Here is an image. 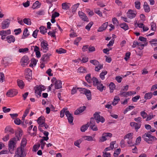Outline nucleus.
<instances>
[{
	"instance_id": "obj_19",
	"label": "nucleus",
	"mask_w": 157,
	"mask_h": 157,
	"mask_svg": "<svg viewBox=\"0 0 157 157\" xmlns=\"http://www.w3.org/2000/svg\"><path fill=\"white\" fill-rule=\"evenodd\" d=\"M130 124L132 127L134 128L136 132L138 131V130L140 128L141 126V124H139L135 122H131Z\"/></svg>"
},
{
	"instance_id": "obj_43",
	"label": "nucleus",
	"mask_w": 157,
	"mask_h": 157,
	"mask_svg": "<svg viewBox=\"0 0 157 157\" xmlns=\"http://www.w3.org/2000/svg\"><path fill=\"white\" fill-rule=\"evenodd\" d=\"M40 5L39 2L38 1H36L34 3H33L32 8L34 9L36 8H38L40 7Z\"/></svg>"
},
{
	"instance_id": "obj_23",
	"label": "nucleus",
	"mask_w": 157,
	"mask_h": 157,
	"mask_svg": "<svg viewBox=\"0 0 157 157\" xmlns=\"http://www.w3.org/2000/svg\"><path fill=\"white\" fill-rule=\"evenodd\" d=\"M86 109V107L84 106L80 107L79 108L76 110L74 113L75 115H78L82 113Z\"/></svg>"
},
{
	"instance_id": "obj_64",
	"label": "nucleus",
	"mask_w": 157,
	"mask_h": 157,
	"mask_svg": "<svg viewBox=\"0 0 157 157\" xmlns=\"http://www.w3.org/2000/svg\"><path fill=\"white\" fill-rule=\"evenodd\" d=\"M151 30L153 31H155L156 29V25L154 22H151Z\"/></svg>"
},
{
	"instance_id": "obj_59",
	"label": "nucleus",
	"mask_w": 157,
	"mask_h": 157,
	"mask_svg": "<svg viewBox=\"0 0 157 157\" xmlns=\"http://www.w3.org/2000/svg\"><path fill=\"white\" fill-rule=\"evenodd\" d=\"M81 142L82 141L80 140H77L75 142L74 145L75 146L80 148V147L79 146V145L81 143Z\"/></svg>"
},
{
	"instance_id": "obj_9",
	"label": "nucleus",
	"mask_w": 157,
	"mask_h": 157,
	"mask_svg": "<svg viewBox=\"0 0 157 157\" xmlns=\"http://www.w3.org/2000/svg\"><path fill=\"white\" fill-rule=\"evenodd\" d=\"M48 45L47 42L45 40H43L41 43V50L44 52H46L48 51Z\"/></svg>"
},
{
	"instance_id": "obj_27",
	"label": "nucleus",
	"mask_w": 157,
	"mask_h": 157,
	"mask_svg": "<svg viewBox=\"0 0 157 157\" xmlns=\"http://www.w3.org/2000/svg\"><path fill=\"white\" fill-rule=\"evenodd\" d=\"M18 86L21 89H23L25 86L23 81L21 80L18 79L17 81Z\"/></svg>"
},
{
	"instance_id": "obj_10",
	"label": "nucleus",
	"mask_w": 157,
	"mask_h": 157,
	"mask_svg": "<svg viewBox=\"0 0 157 157\" xmlns=\"http://www.w3.org/2000/svg\"><path fill=\"white\" fill-rule=\"evenodd\" d=\"M29 62V59L28 57L26 56H23L21 59V65L25 67L27 65Z\"/></svg>"
},
{
	"instance_id": "obj_44",
	"label": "nucleus",
	"mask_w": 157,
	"mask_h": 157,
	"mask_svg": "<svg viewBox=\"0 0 157 157\" xmlns=\"http://www.w3.org/2000/svg\"><path fill=\"white\" fill-rule=\"evenodd\" d=\"M56 52L58 54H61L66 53V50L62 48H60L59 49H56Z\"/></svg>"
},
{
	"instance_id": "obj_58",
	"label": "nucleus",
	"mask_w": 157,
	"mask_h": 157,
	"mask_svg": "<svg viewBox=\"0 0 157 157\" xmlns=\"http://www.w3.org/2000/svg\"><path fill=\"white\" fill-rule=\"evenodd\" d=\"M121 150L120 149H117L114 152V156L115 157H117V156L120 154Z\"/></svg>"
},
{
	"instance_id": "obj_51",
	"label": "nucleus",
	"mask_w": 157,
	"mask_h": 157,
	"mask_svg": "<svg viewBox=\"0 0 157 157\" xmlns=\"http://www.w3.org/2000/svg\"><path fill=\"white\" fill-rule=\"evenodd\" d=\"M120 100V99L119 97L117 96H115L114 97V100L113 102V103L115 105H116L118 103V102Z\"/></svg>"
},
{
	"instance_id": "obj_11",
	"label": "nucleus",
	"mask_w": 157,
	"mask_h": 157,
	"mask_svg": "<svg viewBox=\"0 0 157 157\" xmlns=\"http://www.w3.org/2000/svg\"><path fill=\"white\" fill-rule=\"evenodd\" d=\"M24 148L20 147L17 148V151L16 152L14 157H24L23 152Z\"/></svg>"
},
{
	"instance_id": "obj_36",
	"label": "nucleus",
	"mask_w": 157,
	"mask_h": 157,
	"mask_svg": "<svg viewBox=\"0 0 157 157\" xmlns=\"http://www.w3.org/2000/svg\"><path fill=\"white\" fill-rule=\"evenodd\" d=\"M85 79L89 83H91L92 82V78L91 77L90 74H87L85 76Z\"/></svg>"
},
{
	"instance_id": "obj_55",
	"label": "nucleus",
	"mask_w": 157,
	"mask_h": 157,
	"mask_svg": "<svg viewBox=\"0 0 157 157\" xmlns=\"http://www.w3.org/2000/svg\"><path fill=\"white\" fill-rule=\"evenodd\" d=\"M90 62L94 65L96 66L99 64V63L98 61L96 59L91 60L90 61Z\"/></svg>"
},
{
	"instance_id": "obj_56",
	"label": "nucleus",
	"mask_w": 157,
	"mask_h": 157,
	"mask_svg": "<svg viewBox=\"0 0 157 157\" xmlns=\"http://www.w3.org/2000/svg\"><path fill=\"white\" fill-rule=\"evenodd\" d=\"M135 6L136 8L138 10L140 9V3L139 1H136L135 2Z\"/></svg>"
},
{
	"instance_id": "obj_54",
	"label": "nucleus",
	"mask_w": 157,
	"mask_h": 157,
	"mask_svg": "<svg viewBox=\"0 0 157 157\" xmlns=\"http://www.w3.org/2000/svg\"><path fill=\"white\" fill-rule=\"evenodd\" d=\"M82 38L80 37L77 38L74 40V44L78 46L79 42L81 40Z\"/></svg>"
},
{
	"instance_id": "obj_45",
	"label": "nucleus",
	"mask_w": 157,
	"mask_h": 157,
	"mask_svg": "<svg viewBox=\"0 0 157 157\" xmlns=\"http://www.w3.org/2000/svg\"><path fill=\"white\" fill-rule=\"evenodd\" d=\"M133 133H129L126 134L124 137V140L126 139H131L132 138V136Z\"/></svg>"
},
{
	"instance_id": "obj_42",
	"label": "nucleus",
	"mask_w": 157,
	"mask_h": 157,
	"mask_svg": "<svg viewBox=\"0 0 157 157\" xmlns=\"http://www.w3.org/2000/svg\"><path fill=\"white\" fill-rule=\"evenodd\" d=\"M139 44L138 46V48L140 50H142L144 49V46H146L147 45V42L145 43L144 44H142L141 43H139Z\"/></svg>"
},
{
	"instance_id": "obj_2",
	"label": "nucleus",
	"mask_w": 157,
	"mask_h": 157,
	"mask_svg": "<svg viewBox=\"0 0 157 157\" xmlns=\"http://www.w3.org/2000/svg\"><path fill=\"white\" fill-rule=\"evenodd\" d=\"M142 138L144 139L146 142L148 144H152L154 141L157 140L155 136L151 135L150 134V132H148L143 135Z\"/></svg>"
},
{
	"instance_id": "obj_52",
	"label": "nucleus",
	"mask_w": 157,
	"mask_h": 157,
	"mask_svg": "<svg viewBox=\"0 0 157 157\" xmlns=\"http://www.w3.org/2000/svg\"><path fill=\"white\" fill-rule=\"evenodd\" d=\"M37 15L41 16L44 15L45 14V12L44 10H40L36 12Z\"/></svg>"
},
{
	"instance_id": "obj_20",
	"label": "nucleus",
	"mask_w": 157,
	"mask_h": 157,
	"mask_svg": "<svg viewBox=\"0 0 157 157\" xmlns=\"http://www.w3.org/2000/svg\"><path fill=\"white\" fill-rule=\"evenodd\" d=\"M96 86L97 89L101 92H102L103 90H105L106 89L105 86L103 85V84L101 83V82H99Z\"/></svg>"
},
{
	"instance_id": "obj_8",
	"label": "nucleus",
	"mask_w": 157,
	"mask_h": 157,
	"mask_svg": "<svg viewBox=\"0 0 157 157\" xmlns=\"http://www.w3.org/2000/svg\"><path fill=\"white\" fill-rule=\"evenodd\" d=\"M112 136V134L110 133H103L102 134L101 137L100 139V140L101 142H103L107 139H109Z\"/></svg>"
},
{
	"instance_id": "obj_28",
	"label": "nucleus",
	"mask_w": 157,
	"mask_h": 157,
	"mask_svg": "<svg viewBox=\"0 0 157 157\" xmlns=\"http://www.w3.org/2000/svg\"><path fill=\"white\" fill-rule=\"evenodd\" d=\"M120 27L126 31L128 29V25L124 22L120 24L119 25Z\"/></svg>"
},
{
	"instance_id": "obj_26",
	"label": "nucleus",
	"mask_w": 157,
	"mask_h": 157,
	"mask_svg": "<svg viewBox=\"0 0 157 157\" xmlns=\"http://www.w3.org/2000/svg\"><path fill=\"white\" fill-rule=\"evenodd\" d=\"M59 14L57 12H55L53 13L52 16V19H51V21L52 23H54L55 22V18L56 17H58L59 16Z\"/></svg>"
},
{
	"instance_id": "obj_14",
	"label": "nucleus",
	"mask_w": 157,
	"mask_h": 157,
	"mask_svg": "<svg viewBox=\"0 0 157 157\" xmlns=\"http://www.w3.org/2000/svg\"><path fill=\"white\" fill-rule=\"evenodd\" d=\"M65 115L67 117L68 122L70 124H73L74 117L72 116V114L70 113L69 111L67 110L65 112Z\"/></svg>"
},
{
	"instance_id": "obj_62",
	"label": "nucleus",
	"mask_w": 157,
	"mask_h": 157,
	"mask_svg": "<svg viewBox=\"0 0 157 157\" xmlns=\"http://www.w3.org/2000/svg\"><path fill=\"white\" fill-rule=\"evenodd\" d=\"M78 89V88H76L75 87H73L71 90V94L72 95L75 94L76 93L77 90Z\"/></svg>"
},
{
	"instance_id": "obj_61",
	"label": "nucleus",
	"mask_w": 157,
	"mask_h": 157,
	"mask_svg": "<svg viewBox=\"0 0 157 157\" xmlns=\"http://www.w3.org/2000/svg\"><path fill=\"white\" fill-rule=\"evenodd\" d=\"M79 4L78 3L77 4L74 5L72 7V10L73 12H75L77 8L78 7Z\"/></svg>"
},
{
	"instance_id": "obj_49",
	"label": "nucleus",
	"mask_w": 157,
	"mask_h": 157,
	"mask_svg": "<svg viewBox=\"0 0 157 157\" xmlns=\"http://www.w3.org/2000/svg\"><path fill=\"white\" fill-rule=\"evenodd\" d=\"M67 110V108H63L60 112V116L61 117H63L64 116V114H65V112Z\"/></svg>"
},
{
	"instance_id": "obj_30",
	"label": "nucleus",
	"mask_w": 157,
	"mask_h": 157,
	"mask_svg": "<svg viewBox=\"0 0 157 157\" xmlns=\"http://www.w3.org/2000/svg\"><path fill=\"white\" fill-rule=\"evenodd\" d=\"M144 9L145 12L148 13L150 11V8L149 6L146 2H144Z\"/></svg>"
},
{
	"instance_id": "obj_22",
	"label": "nucleus",
	"mask_w": 157,
	"mask_h": 157,
	"mask_svg": "<svg viewBox=\"0 0 157 157\" xmlns=\"http://www.w3.org/2000/svg\"><path fill=\"white\" fill-rule=\"evenodd\" d=\"M108 25V22H106L103 23L101 26L99 28L98 30V32H101L105 30Z\"/></svg>"
},
{
	"instance_id": "obj_37",
	"label": "nucleus",
	"mask_w": 157,
	"mask_h": 157,
	"mask_svg": "<svg viewBox=\"0 0 157 157\" xmlns=\"http://www.w3.org/2000/svg\"><path fill=\"white\" fill-rule=\"evenodd\" d=\"M152 96L153 94L151 92H149L145 94L144 98L146 100L150 99L152 97Z\"/></svg>"
},
{
	"instance_id": "obj_47",
	"label": "nucleus",
	"mask_w": 157,
	"mask_h": 157,
	"mask_svg": "<svg viewBox=\"0 0 157 157\" xmlns=\"http://www.w3.org/2000/svg\"><path fill=\"white\" fill-rule=\"evenodd\" d=\"M95 67V70L97 72H98L100 69L103 68L102 64L99 63Z\"/></svg>"
},
{
	"instance_id": "obj_13",
	"label": "nucleus",
	"mask_w": 157,
	"mask_h": 157,
	"mask_svg": "<svg viewBox=\"0 0 157 157\" xmlns=\"http://www.w3.org/2000/svg\"><path fill=\"white\" fill-rule=\"evenodd\" d=\"M18 93L17 90L15 89L9 90L6 93L7 96L10 97H12L16 95Z\"/></svg>"
},
{
	"instance_id": "obj_29",
	"label": "nucleus",
	"mask_w": 157,
	"mask_h": 157,
	"mask_svg": "<svg viewBox=\"0 0 157 157\" xmlns=\"http://www.w3.org/2000/svg\"><path fill=\"white\" fill-rule=\"evenodd\" d=\"M70 4L67 2L63 3L62 4V8L63 10H67L70 7Z\"/></svg>"
},
{
	"instance_id": "obj_21",
	"label": "nucleus",
	"mask_w": 157,
	"mask_h": 157,
	"mask_svg": "<svg viewBox=\"0 0 157 157\" xmlns=\"http://www.w3.org/2000/svg\"><path fill=\"white\" fill-rule=\"evenodd\" d=\"M45 118L43 117H40L38 118L37 122L40 126H43V124L45 123Z\"/></svg>"
},
{
	"instance_id": "obj_32",
	"label": "nucleus",
	"mask_w": 157,
	"mask_h": 157,
	"mask_svg": "<svg viewBox=\"0 0 157 157\" xmlns=\"http://www.w3.org/2000/svg\"><path fill=\"white\" fill-rule=\"evenodd\" d=\"M92 81L93 82V85L94 86H96L99 82H101V81H99L97 78L94 77L92 78Z\"/></svg>"
},
{
	"instance_id": "obj_18",
	"label": "nucleus",
	"mask_w": 157,
	"mask_h": 157,
	"mask_svg": "<svg viewBox=\"0 0 157 157\" xmlns=\"http://www.w3.org/2000/svg\"><path fill=\"white\" fill-rule=\"evenodd\" d=\"M10 21L8 19L2 21V23L1 28L4 29L8 27L10 24Z\"/></svg>"
},
{
	"instance_id": "obj_33",
	"label": "nucleus",
	"mask_w": 157,
	"mask_h": 157,
	"mask_svg": "<svg viewBox=\"0 0 157 157\" xmlns=\"http://www.w3.org/2000/svg\"><path fill=\"white\" fill-rule=\"evenodd\" d=\"M29 35V33L28 32V30L27 28H25L23 32V35L22 36V39L25 38L27 36Z\"/></svg>"
},
{
	"instance_id": "obj_48",
	"label": "nucleus",
	"mask_w": 157,
	"mask_h": 157,
	"mask_svg": "<svg viewBox=\"0 0 157 157\" xmlns=\"http://www.w3.org/2000/svg\"><path fill=\"white\" fill-rule=\"evenodd\" d=\"M23 21L24 23L28 25H31V21L30 20L29 18H24L23 20Z\"/></svg>"
},
{
	"instance_id": "obj_17",
	"label": "nucleus",
	"mask_w": 157,
	"mask_h": 157,
	"mask_svg": "<svg viewBox=\"0 0 157 157\" xmlns=\"http://www.w3.org/2000/svg\"><path fill=\"white\" fill-rule=\"evenodd\" d=\"M93 118H91L90 123V127L93 131H97L98 130V128L97 126L95 125V121H93Z\"/></svg>"
},
{
	"instance_id": "obj_12",
	"label": "nucleus",
	"mask_w": 157,
	"mask_h": 157,
	"mask_svg": "<svg viewBox=\"0 0 157 157\" xmlns=\"http://www.w3.org/2000/svg\"><path fill=\"white\" fill-rule=\"evenodd\" d=\"M52 83H53V82H55V88L56 89H58L62 87V82L61 80H56V78H53L52 79Z\"/></svg>"
},
{
	"instance_id": "obj_24",
	"label": "nucleus",
	"mask_w": 157,
	"mask_h": 157,
	"mask_svg": "<svg viewBox=\"0 0 157 157\" xmlns=\"http://www.w3.org/2000/svg\"><path fill=\"white\" fill-rule=\"evenodd\" d=\"M6 40L8 43L14 42L15 41V38L13 36L10 35L6 37Z\"/></svg>"
},
{
	"instance_id": "obj_57",
	"label": "nucleus",
	"mask_w": 157,
	"mask_h": 157,
	"mask_svg": "<svg viewBox=\"0 0 157 157\" xmlns=\"http://www.w3.org/2000/svg\"><path fill=\"white\" fill-rule=\"evenodd\" d=\"M78 71L82 73H85L86 72V69L83 67H80L78 69Z\"/></svg>"
},
{
	"instance_id": "obj_39",
	"label": "nucleus",
	"mask_w": 157,
	"mask_h": 157,
	"mask_svg": "<svg viewBox=\"0 0 157 157\" xmlns=\"http://www.w3.org/2000/svg\"><path fill=\"white\" fill-rule=\"evenodd\" d=\"M107 73L106 71H102L100 74V78L102 80H104L105 78V76Z\"/></svg>"
},
{
	"instance_id": "obj_50",
	"label": "nucleus",
	"mask_w": 157,
	"mask_h": 157,
	"mask_svg": "<svg viewBox=\"0 0 157 157\" xmlns=\"http://www.w3.org/2000/svg\"><path fill=\"white\" fill-rule=\"evenodd\" d=\"M94 12L98 14L100 17L102 16V14L101 12L98 8L94 9Z\"/></svg>"
},
{
	"instance_id": "obj_25",
	"label": "nucleus",
	"mask_w": 157,
	"mask_h": 157,
	"mask_svg": "<svg viewBox=\"0 0 157 157\" xmlns=\"http://www.w3.org/2000/svg\"><path fill=\"white\" fill-rule=\"evenodd\" d=\"M11 33L10 30V29L7 30H2L0 31V35L2 36H6L7 35L10 34Z\"/></svg>"
},
{
	"instance_id": "obj_46",
	"label": "nucleus",
	"mask_w": 157,
	"mask_h": 157,
	"mask_svg": "<svg viewBox=\"0 0 157 157\" xmlns=\"http://www.w3.org/2000/svg\"><path fill=\"white\" fill-rule=\"evenodd\" d=\"M83 139L85 140H86L88 141H94L93 138L90 136H85L83 137Z\"/></svg>"
},
{
	"instance_id": "obj_31",
	"label": "nucleus",
	"mask_w": 157,
	"mask_h": 157,
	"mask_svg": "<svg viewBox=\"0 0 157 157\" xmlns=\"http://www.w3.org/2000/svg\"><path fill=\"white\" fill-rule=\"evenodd\" d=\"M90 126V124L88 123L87 124L82 126L80 128L81 132H85L88 128V127Z\"/></svg>"
},
{
	"instance_id": "obj_40",
	"label": "nucleus",
	"mask_w": 157,
	"mask_h": 157,
	"mask_svg": "<svg viewBox=\"0 0 157 157\" xmlns=\"http://www.w3.org/2000/svg\"><path fill=\"white\" fill-rule=\"evenodd\" d=\"M40 33L43 34L47 32V29L44 26H41L40 28Z\"/></svg>"
},
{
	"instance_id": "obj_6",
	"label": "nucleus",
	"mask_w": 157,
	"mask_h": 157,
	"mask_svg": "<svg viewBox=\"0 0 157 157\" xmlns=\"http://www.w3.org/2000/svg\"><path fill=\"white\" fill-rule=\"evenodd\" d=\"M24 74L25 78L28 81L32 79V71L29 68H27L25 70Z\"/></svg>"
},
{
	"instance_id": "obj_16",
	"label": "nucleus",
	"mask_w": 157,
	"mask_h": 157,
	"mask_svg": "<svg viewBox=\"0 0 157 157\" xmlns=\"http://www.w3.org/2000/svg\"><path fill=\"white\" fill-rule=\"evenodd\" d=\"M79 16L80 18L84 21L88 22L89 21V19L86 14L82 11H79L78 12Z\"/></svg>"
},
{
	"instance_id": "obj_53",
	"label": "nucleus",
	"mask_w": 157,
	"mask_h": 157,
	"mask_svg": "<svg viewBox=\"0 0 157 157\" xmlns=\"http://www.w3.org/2000/svg\"><path fill=\"white\" fill-rule=\"evenodd\" d=\"M26 140L25 138H23L21 142V147H22L24 148V147L26 146Z\"/></svg>"
},
{
	"instance_id": "obj_38",
	"label": "nucleus",
	"mask_w": 157,
	"mask_h": 157,
	"mask_svg": "<svg viewBox=\"0 0 157 157\" xmlns=\"http://www.w3.org/2000/svg\"><path fill=\"white\" fill-rule=\"evenodd\" d=\"M149 42L152 46H157V39H152L149 41Z\"/></svg>"
},
{
	"instance_id": "obj_4",
	"label": "nucleus",
	"mask_w": 157,
	"mask_h": 157,
	"mask_svg": "<svg viewBox=\"0 0 157 157\" xmlns=\"http://www.w3.org/2000/svg\"><path fill=\"white\" fill-rule=\"evenodd\" d=\"M100 112H96L94 114V118L97 123H98L99 122H101L103 123L105 121V120L102 116H100Z\"/></svg>"
},
{
	"instance_id": "obj_5",
	"label": "nucleus",
	"mask_w": 157,
	"mask_h": 157,
	"mask_svg": "<svg viewBox=\"0 0 157 157\" xmlns=\"http://www.w3.org/2000/svg\"><path fill=\"white\" fill-rule=\"evenodd\" d=\"M80 92L81 93L84 94L86 96L88 100L91 99V94L90 91L85 88H80Z\"/></svg>"
},
{
	"instance_id": "obj_34",
	"label": "nucleus",
	"mask_w": 157,
	"mask_h": 157,
	"mask_svg": "<svg viewBox=\"0 0 157 157\" xmlns=\"http://www.w3.org/2000/svg\"><path fill=\"white\" fill-rule=\"evenodd\" d=\"M41 90L40 89V88H39L38 86H36L35 89V94L36 96L39 95V97L41 96Z\"/></svg>"
},
{
	"instance_id": "obj_1",
	"label": "nucleus",
	"mask_w": 157,
	"mask_h": 157,
	"mask_svg": "<svg viewBox=\"0 0 157 157\" xmlns=\"http://www.w3.org/2000/svg\"><path fill=\"white\" fill-rule=\"evenodd\" d=\"M142 138L144 139L146 142L148 144H152L154 141L157 140L155 136L151 135L150 134V132H148L143 135Z\"/></svg>"
},
{
	"instance_id": "obj_15",
	"label": "nucleus",
	"mask_w": 157,
	"mask_h": 157,
	"mask_svg": "<svg viewBox=\"0 0 157 157\" xmlns=\"http://www.w3.org/2000/svg\"><path fill=\"white\" fill-rule=\"evenodd\" d=\"M51 55L50 53H47L43 55L41 59V62L44 63L45 62H48L49 60L50 56Z\"/></svg>"
},
{
	"instance_id": "obj_60",
	"label": "nucleus",
	"mask_w": 157,
	"mask_h": 157,
	"mask_svg": "<svg viewBox=\"0 0 157 157\" xmlns=\"http://www.w3.org/2000/svg\"><path fill=\"white\" fill-rule=\"evenodd\" d=\"M93 23L92 22H90L85 27V29L88 31L90 30V28L91 27L92 25H93Z\"/></svg>"
},
{
	"instance_id": "obj_35",
	"label": "nucleus",
	"mask_w": 157,
	"mask_h": 157,
	"mask_svg": "<svg viewBox=\"0 0 157 157\" xmlns=\"http://www.w3.org/2000/svg\"><path fill=\"white\" fill-rule=\"evenodd\" d=\"M110 89V92L112 93L113 92L115 88V85L113 82H111L109 85Z\"/></svg>"
},
{
	"instance_id": "obj_63",
	"label": "nucleus",
	"mask_w": 157,
	"mask_h": 157,
	"mask_svg": "<svg viewBox=\"0 0 157 157\" xmlns=\"http://www.w3.org/2000/svg\"><path fill=\"white\" fill-rule=\"evenodd\" d=\"M141 116L143 119L145 118L147 116V114L144 111H142L140 112Z\"/></svg>"
},
{
	"instance_id": "obj_41",
	"label": "nucleus",
	"mask_w": 157,
	"mask_h": 157,
	"mask_svg": "<svg viewBox=\"0 0 157 157\" xmlns=\"http://www.w3.org/2000/svg\"><path fill=\"white\" fill-rule=\"evenodd\" d=\"M134 108L135 106H129L127 107L126 108V109L124 110V114H126L128 111L133 109Z\"/></svg>"
},
{
	"instance_id": "obj_3",
	"label": "nucleus",
	"mask_w": 157,
	"mask_h": 157,
	"mask_svg": "<svg viewBox=\"0 0 157 157\" xmlns=\"http://www.w3.org/2000/svg\"><path fill=\"white\" fill-rule=\"evenodd\" d=\"M19 140L18 137L16 136L10 139V140L9 141L8 149L11 153H12V151L14 150L17 141Z\"/></svg>"
},
{
	"instance_id": "obj_7",
	"label": "nucleus",
	"mask_w": 157,
	"mask_h": 157,
	"mask_svg": "<svg viewBox=\"0 0 157 157\" xmlns=\"http://www.w3.org/2000/svg\"><path fill=\"white\" fill-rule=\"evenodd\" d=\"M137 14V12L136 10L130 9L127 13V17L130 19L135 17Z\"/></svg>"
}]
</instances>
